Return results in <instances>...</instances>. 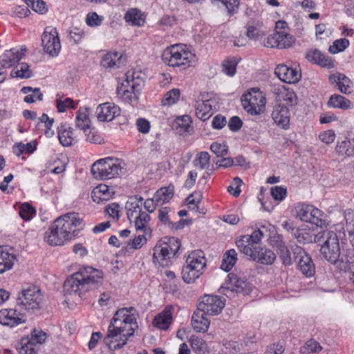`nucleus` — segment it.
<instances>
[{"label":"nucleus","instance_id":"nucleus-2","mask_svg":"<svg viewBox=\"0 0 354 354\" xmlns=\"http://www.w3.org/2000/svg\"><path fill=\"white\" fill-rule=\"evenodd\" d=\"M102 272L91 266H85L68 279L71 290L75 292L84 293L90 290L97 288L102 283Z\"/></svg>","mask_w":354,"mask_h":354},{"label":"nucleus","instance_id":"nucleus-27","mask_svg":"<svg viewBox=\"0 0 354 354\" xmlns=\"http://www.w3.org/2000/svg\"><path fill=\"white\" fill-rule=\"evenodd\" d=\"M306 57L309 61L313 62L324 68H332L334 66L333 59L317 49L308 51Z\"/></svg>","mask_w":354,"mask_h":354},{"label":"nucleus","instance_id":"nucleus-9","mask_svg":"<svg viewBox=\"0 0 354 354\" xmlns=\"http://www.w3.org/2000/svg\"><path fill=\"white\" fill-rule=\"evenodd\" d=\"M243 109L251 115H259L265 110L266 100L262 92L252 88L241 97Z\"/></svg>","mask_w":354,"mask_h":354},{"label":"nucleus","instance_id":"nucleus-52","mask_svg":"<svg viewBox=\"0 0 354 354\" xmlns=\"http://www.w3.org/2000/svg\"><path fill=\"white\" fill-rule=\"evenodd\" d=\"M35 209L28 203H24L20 207L19 215L26 221L30 220L35 215Z\"/></svg>","mask_w":354,"mask_h":354},{"label":"nucleus","instance_id":"nucleus-1","mask_svg":"<svg viewBox=\"0 0 354 354\" xmlns=\"http://www.w3.org/2000/svg\"><path fill=\"white\" fill-rule=\"evenodd\" d=\"M138 327L136 309L133 307L120 308L111 321L104 342L111 351L121 348Z\"/></svg>","mask_w":354,"mask_h":354},{"label":"nucleus","instance_id":"nucleus-62","mask_svg":"<svg viewBox=\"0 0 354 354\" xmlns=\"http://www.w3.org/2000/svg\"><path fill=\"white\" fill-rule=\"evenodd\" d=\"M236 70V62L234 59H226L223 64V71L229 76H233Z\"/></svg>","mask_w":354,"mask_h":354},{"label":"nucleus","instance_id":"nucleus-15","mask_svg":"<svg viewBox=\"0 0 354 354\" xmlns=\"http://www.w3.org/2000/svg\"><path fill=\"white\" fill-rule=\"evenodd\" d=\"M221 289L222 290L221 292L227 296L228 292H236L243 295H248L251 292L249 283L232 272L227 274Z\"/></svg>","mask_w":354,"mask_h":354},{"label":"nucleus","instance_id":"nucleus-6","mask_svg":"<svg viewBox=\"0 0 354 354\" xmlns=\"http://www.w3.org/2000/svg\"><path fill=\"white\" fill-rule=\"evenodd\" d=\"M122 169L120 160L107 157L95 161L91 167V173L95 179L106 180L116 177Z\"/></svg>","mask_w":354,"mask_h":354},{"label":"nucleus","instance_id":"nucleus-26","mask_svg":"<svg viewBox=\"0 0 354 354\" xmlns=\"http://www.w3.org/2000/svg\"><path fill=\"white\" fill-rule=\"evenodd\" d=\"M203 273V271L198 269L197 266L195 267L189 260L186 259L181 270L182 279L185 283L194 282Z\"/></svg>","mask_w":354,"mask_h":354},{"label":"nucleus","instance_id":"nucleus-32","mask_svg":"<svg viewBox=\"0 0 354 354\" xmlns=\"http://www.w3.org/2000/svg\"><path fill=\"white\" fill-rule=\"evenodd\" d=\"M195 109L196 117L203 121H205L208 120L212 114V100H197L196 102Z\"/></svg>","mask_w":354,"mask_h":354},{"label":"nucleus","instance_id":"nucleus-48","mask_svg":"<svg viewBox=\"0 0 354 354\" xmlns=\"http://www.w3.org/2000/svg\"><path fill=\"white\" fill-rule=\"evenodd\" d=\"M175 122L177 126L176 128H180V133H189L192 129L190 125L191 119L188 115H185L177 118Z\"/></svg>","mask_w":354,"mask_h":354},{"label":"nucleus","instance_id":"nucleus-60","mask_svg":"<svg viewBox=\"0 0 354 354\" xmlns=\"http://www.w3.org/2000/svg\"><path fill=\"white\" fill-rule=\"evenodd\" d=\"M147 242L145 234L137 235L131 241L129 242L128 247L129 249L138 250L142 247Z\"/></svg>","mask_w":354,"mask_h":354},{"label":"nucleus","instance_id":"nucleus-10","mask_svg":"<svg viewBox=\"0 0 354 354\" xmlns=\"http://www.w3.org/2000/svg\"><path fill=\"white\" fill-rule=\"evenodd\" d=\"M295 216L302 221L312 223L320 227L326 225L323 212L313 205L298 204L295 206Z\"/></svg>","mask_w":354,"mask_h":354},{"label":"nucleus","instance_id":"nucleus-33","mask_svg":"<svg viewBox=\"0 0 354 354\" xmlns=\"http://www.w3.org/2000/svg\"><path fill=\"white\" fill-rule=\"evenodd\" d=\"M335 151L342 157H351L354 156V139L344 138L338 140L335 147Z\"/></svg>","mask_w":354,"mask_h":354},{"label":"nucleus","instance_id":"nucleus-47","mask_svg":"<svg viewBox=\"0 0 354 354\" xmlns=\"http://www.w3.org/2000/svg\"><path fill=\"white\" fill-rule=\"evenodd\" d=\"M180 97V91L174 88L167 92L162 100V104L164 106H171L178 102Z\"/></svg>","mask_w":354,"mask_h":354},{"label":"nucleus","instance_id":"nucleus-54","mask_svg":"<svg viewBox=\"0 0 354 354\" xmlns=\"http://www.w3.org/2000/svg\"><path fill=\"white\" fill-rule=\"evenodd\" d=\"M321 350L322 346L317 341L310 339L306 342L301 351L303 354H311L313 353H317Z\"/></svg>","mask_w":354,"mask_h":354},{"label":"nucleus","instance_id":"nucleus-8","mask_svg":"<svg viewBox=\"0 0 354 354\" xmlns=\"http://www.w3.org/2000/svg\"><path fill=\"white\" fill-rule=\"evenodd\" d=\"M42 295L40 290L35 288L23 289L17 298V305L21 310L35 313L40 309Z\"/></svg>","mask_w":354,"mask_h":354},{"label":"nucleus","instance_id":"nucleus-40","mask_svg":"<svg viewBox=\"0 0 354 354\" xmlns=\"http://www.w3.org/2000/svg\"><path fill=\"white\" fill-rule=\"evenodd\" d=\"M19 354H35L36 345L31 341L29 337H23L16 345Z\"/></svg>","mask_w":354,"mask_h":354},{"label":"nucleus","instance_id":"nucleus-41","mask_svg":"<svg viewBox=\"0 0 354 354\" xmlns=\"http://www.w3.org/2000/svg\"><path fill=\"white\" fill-rule=\"evenodd\" d=\"M90 119L87 109H80L76 113L75 124L80 130L85 131L90 127Z\"/></svg>","mask_w":354,"mask_h":354},{"label":"nucleus","instance_id":"nucleus-49","mask_svg":"<svg viewBox=\"0 0 354 354\" xmlns=\"http://www.w3.org/2000/svg\"><path fill=\"white\" fill-rule=\"evenodd\" d=\"M344 217L346 220V230L351 237V242L354 245V213L349 210L346 211Z\"/></svg>","mask_w":354,"mask_h":354},{"label":"nucleus","instance_id":"nucleus-22","mask_svg":"<svg viewBox=\"0 0 354 354\" xmlns=\"http://www.w3.org/2000/svg\"><path fill=\"white\" fill-rule=\"evenodd\" d=\"M272 118L279 127L287 129L290 124V113L288 108L284 104H276L272 113Z\"/></svg>","mask_w":354,"mask_h":354},{"label":"nucleus","instance_id":"nucleus-5","mask_svg":"<svg viewBox=\"0 0 354 354\" xmlns=\"http://www.w3.org/2000/svg\"><path fill=\"white\" fill-rule=\"evenodd\" d=\"M194 55L185 46L176 44L167 48L162 53L163 62L171 67H184L189 66Z\"/></svg>","mask_w":354,"mask_h":354},{"label":"nucleus","instance_id":"nucleus-18","mask_svg":"<svg viewBox=\"0 0 354 354\" xmlns=\"http://www.w3.org/2000/svg\"><path fill=\"white\" fill-rule=\"evenodd\" d=\"M120 108L113 103L106 102L100 104L96 110L95 115L99 121L110 122L120 115Z\"/></svg>","mask_w":354,"mask_h":354},{"label":"nucleus","instance_id":"nucleus-46","mask_svg":"<svg viewBox=\"0 0 354 354\" xmlns=\"http://www.w3.org/2000/svg\"><path fill=\"white\" fill-rule=\"evenodd\" d=\"M189 343L192 349L200 354L204 353L207 349V344L199 337L192 336Z\"/></svg>","mask_w":354,"mask_h":354},{"label":"nucleus","instance_id":"nucleus-28","mask_svg":"<svg viewBox=\"0 0 354 354\" xmlns=\"http://www.w3.org/2000/svg\"><path fill=\"white\" fill-rule=\"evenodd\" d=\"M16 260V256L12 252V249L0 246V274L10 270Z\"/></svg>","mask_w":354,"mask_h":354},{"label":"nucleus","instance_id":"nucleus-39","mask_svg":"<svg viewBox=\"0 0 354 354\" xmlns=\"http://www.w3.org/2000/svg\"><path fill=\"white\" fill-rule=\"evenodd\" d=\"M187 259L189 260L195 267L197 266L198 269L204 271L206 266V259L202 250H198L191 252Z\"/></svg>","mask_w":354,"mask_h":354},{"label":"nucleus","instance_id":"nucleus-19","mask_svg":"<svg viewBox=\"0 0 354 354\" xmlns=\"http://www.w3.org/2000/svg\"><path fill=\"white\" fill-rule=\"evenodd\" d=\"M26 322L24 314L13 308H4L0 310V324L14 327Z\"/></svg>","mask_w":354,"mask_h":354},{"label":"nucleus","instance_id":"nucleus-64","mask_svg":"<svg viewBox=\"0 0 354 354\" xmlns=\"http://www.w3.org/2000/svg\"><path fill=\"white\" fill-rule=\"evenodd\" d=\"M336 135L333 130L329 129L321 132L319 134V139L326 145L331 144L334 142Z\"/></svg>","mask_w":354,"mask_h":354},{"label":"nucleus","instance_id":"nucleus-56","mask_svg":"<svg viewBox=\"0 0 354 354\" xmlns=\"http://www.w3.org/2000/svg\"><path fill=\"white\" fill-rule=\"evenodd\" d=\"M68 223L71 225L77 227V231L83 228V219L80 215L75 212L68 213Z\"/></svg>","mask_w":354,"mask_h":354},{"label":"nucleus","instance_id":"nucleus-14","mask_svg":"<svg viewBox=\"0 0 354 354\" xmlns=\"http://www.w3.org/2000/svg\"><path fill=\"white\" fill-rule=\"evenodd\" d=\"M225 306V300L217 295H204L200 299L198 310L205 315L219 314Z\"/></svg>","mask_w":354,"mask_h":354},{"label":"nucleus","instance_id":"nucleus-53","mask_svg":"<svg viewBox=\"0 0 354 354\" xmlns=\"http://www.w3.org/2000/svg\"><path fill=\"white\" fill-rule=\"evenodd\" d=\"M349 45V41L346 39H339L335 40L333 45L329 47V52L335 54L344 50Z\"/></svg>","mask_w":354,"mask_h":354},{"label":"nucleus","instance_id":"nucleus-20","mask_svg":"<svg viewBox=\"0 0 354 354\" xmlns=\"http://www.w3.org/2000/svg\"><path fill=\"white\" fill-rule=\"evenodd\" d=\"M253 261L264 265H271L276 259L275 254L270 249L261 247L252 248L250 253H243Z\"/></svg>","mask_w":354,"mask_h":354},{"label":"nucleus","instance_id":"nucleus-7","mask_svg":"<svg viewBox=\"0 0 354 354\" xmlns=\"http://www.w3.org/2000/svg\"><path fill=\"white\" fill-rule=\"evenodd\" d=\"M143 198L141 196L131 197L126 203L125 208L128 219L133 222L137 230H143L149 222V215L142 211Z\"/></svg>","mask_w":354,"mask_h":354},{"label":"nucleus","instance_id":"nucleus-55","mask_svg":"<svg viewBox=\"0 0 354 354\" xmlns=\"http://www.w3.org/2000/svg\"><path fill=\"white\" fill-rule=\"evenodd\" d=\"M210 150L218 157H223L227 153L228 147L225 143L214 142L211 145Z\"/></svg>","mask_w":354,"mask_h":354},{"label":"nucleus","instance_id":"nucleus-38","mask_svg":"<svg viewBox=\"0 0 354 354\" xmlns=\"http://www.w3.org/2000/svg\"><path fill=\"white\" fill-rule=\"evenodd\" d=\"M174 187L172 185L159 189L154 194L157 203L165 204L169 202L174 196Z\"/></svg>","mask_w":354,"mask_h":354},{"label":"nucleus","instance_id":"nucleus-35","mask_svg":"<svg viewBox=\"0 0 354 354\" xmlns=\"http://www.w3.org/2000/svg\"><path fill=\"white\" fill-rule=\"evenodd\" d=\"M328 105L330 107L342 110H347L352 108V102L345 97L338 94H334L330 97Z\"/></svg>","mask_w":354,"mask_h":354},{"label":"nucleus","instance_id":"nucleus-25","mask_svg":"<svg viewBox=\"0 0 354 354\" xmlns=\"http://www.w3.org/2000/svg\"><path fill=\"white\" fill-rule=\"evenodd\" d=\"M125 80H124L120 84L128 85L126 87L127 90L136 91V92H140L144 85V81L140 77L139 72L131 71H128L125 75Z\"/></svg>","mask_w":354,"mask_h":354},{"label":"nucleus","instance_id":"nucleus-58","mask_svg":"<svg viewBox=\"0 0 354 354\" xmlns=\"http://www.w3.org/2000/svg\"><path fill=\"white\" fill-rule=\"evenodd\" d=\"M47 338V335L41 330L34 329L31 332V341L36 345L37 344H42L45 342Z\"/></svg>","mask_w":354,"mask_h":354},{"label":"nucleus","instance_id":"nucleus-17","mask_svg":"<svg viewBox=\"0 0 354 354\" xmlns=\"http://www.w3.org/2000/svg\"><path fill=\"white\" fill-rule=\"evenodd\" d=\"M263 236V232L261 230H254L251 235H244L236 241V243L242 253H250L252 248L257 247L255 244L259 243Z\"/></svg>","mask_w":354,"mask_h":354},{"label":"nucleus","instance_id":"nucleus-37","mask_svg":"<svg viewBox=\"0 0 354 354\" xmlns=\"http://www.w3.org/2000/svg\"><path fill=\"white\" fill-rule=\"evenodd\" d=\"M128 87V85L120 84L118 86L116 93L119 98L122 99L124 102L131 103L135 102L138 98L139 92L136 91L127 90L125 88Z\"/></svg>","mask_w":354,"mask_h":354},{"label":"nucleus","instance_id":"nucleus-34","mask_svg":"<svg viewBox=\"0 0 354 354\" xmlns=\"http://www.w3.org/2000/svg\"><path fill=\"white\" fill-rule=\"evenodd\" d=\"M247 37L252 40H257L265 35V31L262 29V23L259 21H250L247 25Z\"/></svg>","mask_w":354,"mask_h":354},{"label":"nucleus","instance_id":"nucleus-31","mask_svg":"<svg viewBox=\"0 0 354 354\" xmlns=\"http://www.w3.org/2000/svg\"><path fill=\"white\" fill-rule=\"evenodd\" d=\"M203 312L197 310L194 313L192 317V326L193 328L199 333L206 332L209 326V320L205 317Z\"/></svg>","mask_w":354,"mask_h":354},{"label":"nucleus","instance_id":"nucleus-11","mask_svg":"<svg viewBox=\"0 0 354 354\" xmlns=\"http://www.w3.org/2000/svg\"><path fill=\"white\" fill-rule=\"evenodd\" d=\"M66 214L58 217L46 232V241L51 245H62L66 240Z\"/></svg>","mask_w":354,"mask_h":354},{"label":"nucleus","instance_id":"nucleus-63","mask_svg":"<svg viewBox=\"0 0 354 354\" xmlns=\"http://www.w3.org/2000/svg\"><path fill=\"white\" fill-rule=\"evenodd\" d=\"M82 136L81 130H75L71 127L68 128V147L77 144Z\"/></svg>","mask_w":354,"mask_h":354},{"label":"nucleus","instance_id":"nucleus-44","mask_svg":"<svg viewBox=\"0 0 354 354\" xmlns=\"http://www.w3.org/2000/svg\"><path fill=\"white\" fill-rule=\"evenodd\" d=\"M193 165L195 167L200 169H207L210 165V156L207 151H201L198 153L194 160Z\"/></svg>","mask_w":354,"mask_h":354},{"label":"nucleus","instance_id":"nucleus-43","mask_svg":"<svg viewBox=\"0 0 354 354\" xmlns=\"http://www.w3.org/2000/svg\"><path fill=\"white\" fill-rule=\"evenodd\" d=\"M237 260V254L233 249L227 251L223 257L221 268L226 272L230 270Z\"/></svg>","mask_w":354,"mask_h":354},{"label":"nucleus","instance_id":"nucleus-29","mask_svg":"<svg viewBox=\"0 0 354 354\" xmlns=\"http://www.w3.org/2000/svg\"><path fill=\"white\" fill-rule=\"evenodd\" d=\"M124 19L130 26L141 27L146 22L145 14L138 8H130L124 14Z\"/></svg>","mask_w":354,"mask_h":354},{"label":"nucleus","instance_id":"nucleus-13","mask_svg":"<svg viewBox=\"0 0 354 354\" xmlns=\"http://www.w3.org/2000/svg\"><path fill=\"white\" fill-rule=\"evenodd\" d=\"M291 249L301 272L307 277L313 276L315 272V266L311 257L300 246H292Z\"/></svg>","mask_w":354,"mask_h":354},{"label":"nucleus","instance_id":"nucleus-4","mask_svg":"<svg viewBox=\"0 0 354 354\" xmlns=\"http://www.w3.org/2000/svg\"><path fill=\"white\" fill-rule=\"evenodd\" d=\"M180 247V243L175 237L168 238L165 241H158L153 249V263L162 267L169 266Z\"/></svg>","mask_w":354,"mask_h":354},{"label":"nucleus","instance_id":"nucleus-24","mask_svg":"<svg viewBox=\"0 0 354 354\" xmlns=\"http://www.w3.org/2000/svg\"><path fill=\"white\" fill-rule=\"evenodd\" d=\"M329 82L334 84L342 93L350 94L352 92V82L348 77L342 73L333 74L329 76Z\"/></svg>","mask_w":354,"mask_h":354},{"label":"nucleus","instance_id":"nucleus-61","mask_svg":"<svg viewBox=\"0 0 354 354\" xmlns=\"http://www.w3.org/2000/svg\"><path fill=\"white\" fill-rule=\"evenodd\" d=\"M279 257L283 265L285 266H289L292 265V261L290 255V252L288 247L283 248L281 250L277 251Z\"/></svg>","mask_w":354,"mask_h":354},{"label":"nucleus","instance_id":"nucleus-59","mask_svg":"<svg viewBox=\"0 0 354 354\" xmlns=\"http://www.w3.org/2000/svg\"><path fill=\"white\" fill-rule=\"evenodd\" d=\"M242 183L243 181L241 178L235 177L233 179L232 183L227 187V192L235 197L239 196L241 193L240 186Z\"/></svg>","mask_w":354,"mask_h":354},{"label":"nucleus","instance_id":"nucleus-42","mask_svg":"<svg viewBox=\"0 0 354 354\" xmlns=\"http://www.w3.org/2000/svg\"><path fill=\"white\" fill-rule=\"evenodd\" d=\"M21 91L24 94H31L25 96L24 100L26 103H32L36 100L41 101L43 100V94L40 92L39 88H32L30 86H24L21 88Z\"/></svg>","mask_w":354,"mask_h":354},{"label":"nucleus","instance_id":"nucleus-57","mask_svg":"<svg viewBox=\"0 0 354 354\" xmlns=\"http://www.w3.org/2000/svg\"><path fill=\"white\" fill-rule=\"evenodd\" d=\"M202 199V194L201 192H195L190 194L186 199L187 205L191 209H198V205Z\"/></svg>","mask_w":354,"mask_h":354},{"label":"nucleus","instance_id":"nucleus-12","mask_svg":"<svg viewBox=\"0 0 354 354\" xmlns=\"http://www.w3.org/2000/svg\"><path fill=\"white\" fill-rule=\"evenodd\" d=\"M44 51L51 57L58 55L61 50L60 40L56 28L46 27L41 36Z\"/></svg>","mask_w":354,"mask_h":354},{"label":"nucleus","instance_id":"nucleus-21","mask_svg":"<svg viewBox=\"0 0 354 354\" xmlns=\"http://www.w3.org/2000/svg\"><path fill=\"white\" fill-rule=\"evenodd\" d=\"M274 73L282 82L288 84H295L301 77V73L296 68L288 67L285 64L278 65L275 68Z\"/></svg>","mask_w":354,"mask_h":354},{"label":"nucleus","instance_id":"nucleus-36","mask_svg":"<svg viewBox=\"0 0 354 354\" xmlns=\"http://www.w3.org/2000/svg\"><path fill=\"white\" fill-rule=\"evenodd\" d=\"M122 55L118 53H108L101 60V65L106 68H119Z\"/></svg>","mask_w":354,"mask_h":354},{"label":"nucleus","instance_id":"nucleus-3","mask_svg":"<svg viewBox=\"0 0 354 354\" xmlns=\"http://www.w3.org/2000/svg\"><path fill=\"white\" fill-rule=\"evenodd\" d=\"M313 241L321 246L325 259L335 263L339 257L340 248L337 234L329 230H322L314 235Z\"/></svg>","mask_w":354,"mask_h":354},{"label":"nucleus","instance_id":"nucleus-50","mask_svg":"<svg viewBox=\"0 0 354 354\" xmlns=\"http://www.w3.org/2000/svg\"><path fill=\"white\" fill-rule=\"evenodd\" d=\"M27 6L30 7L35 12L41 15L45 14L48 9L46 3L42 0H23Z\"/></svg>","mask_w":354,"mask_h":354},{"label":"nucleus","instance_id":"nucleus-30","mask_svg":"<svg viewBox=\"0 0 354 354\" xmlns=\"http://www.w3.org/2000/svg\"><path fill=\"white\" fill-rule=\"evenodd\" d=\"M26 49H21V52H13V50H6L1 56V64L3 68H10L16 63L19 62L24 56Z\"/></svg>","mask_w":354,"mask_h":354},{"label":"nucleus","instance_id":"nucleus-16","mask_svg":"<svg viewBox=\"0 0 354 354\" xmlns=\"http://www.w3.org/2000/svg\"><path fill=\"white\" fill-rule=\"evenodd\" d=\"M295 42V37L287 31H275L267 37L265 46L283 49L290 48Z\"/></svg>","mask_w":354,"mask_h":354},{"label":"nucleus","instance_id":"nucleus-23","mask_svg":"<svg viewBox=\"0 0 354 354\" xmlns=\"http://www.w3.org/2000/svg\"><path fill=\"white\" fill-rule=\"evenodd\" d=\"M174 310L173 306H167L160 313L154 317L153 326L159 329L167 330L171 323Z\"/></svg>","mask_w":354,"mask_h":354},{"label":"nucleus","instance_id":"nucleus-51","mask_svg":"<svg viewBox=\"0 0 354 354\" xmlns=\"http://www.w3.org/2000/svg\"><path fill=\"white\" fill-rule=\"evenodd\" d=\"M104 17L102 15H97L95 12H90L86 15V24L90 27H97L100 26Z\"/></svg>","mask_w":354,"mask_h":354},{"label":"nucleus","instance_id":"nucleus-45","mask_svg":"<svg viewBox=\"0 0 354 354\" xmlns=\"http://www.w3.org/2000/svg\"><path fill=\"white\" fill-rule=\"evenodd\" d=\"M15 74V77L28 79L32 77V73L29 68L28 64L21 62L12 71V75Z\"/></svg>","mask_w":354,"mask_h":354}]
</instances>
